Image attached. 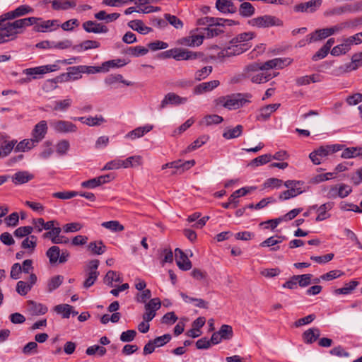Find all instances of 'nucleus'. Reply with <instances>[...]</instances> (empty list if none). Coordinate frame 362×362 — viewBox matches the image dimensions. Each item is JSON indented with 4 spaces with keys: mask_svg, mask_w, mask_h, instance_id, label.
Segmentation results:
<instances>
[{
    "mask_svg": "<svg viewBox=\"0 0 362 362\" xmlns=\"http://www.w3.org/2000/svg\"><path fill=\"white\" fill-rule=\"evenodd\" d=\"M262 64L252 63L246 66L243 71L245 77L248 78L252 83H262L269 81L276 76L279 73H269L268 69H263Z\"/></svg>",
    "mask_w": 362,
    "mask_h": 362,
    "instance_id": "nucleus-1",
    "label": "nucleus"
},
{
    "mask_svg": "<svg viewBox=\"0 0 362 362\" xmlns=\"http://www.w3.org/2000/svg\"><path fill=\"white\" fill-rule=\"evenodd\" d=\"M11 18H6L5 13L0 16V44L13 40L18 34L22 33L18 20L11 22Z\"/></svg>",
    "mask_w": 362,
    "mask_h": 362,
    "instance_id": "nucleus-2",
    "label": "nucleus"
},
{
    "mask_svg": "<svg viewBox=\"0 0 362 362\" xmlns=\"http://www.w3.org/2000/svg\"><path fill=\"white\" fill-rule=\"evenodd\" d=\"M167 58H173L177 61L194 60L203 56L202 53L193 52L182 48H173L164 52Z\"/></svg>",
    "mask_w": 362,
    "mask_h": 362,
    "instance_id": "nucleus-3",
    "label": "nucleus"
},
{
    "mask_svg": "<svg viewBox=\"0 0 362 362\" xmlns=\"http://www.w3.org/2000/svg\"><path fill=\"white\" fill-rule=\"evenodd\" d=\"M303 185L304 182L299 180H287L284 182V185L288 189L279 194V199L287 200L302 194L305 191L303 188Z\"/></svg>",
    "mask_w": 362,
    "mask_h": 362,
    "instance_id": "nucleus-4",
    "label": "nucleus"
},
{
    "mask_svg": "<svg viewBox=\"0 0 362 362\" xmlns=\"http://www.w3.org/2000/svg\"><path fill=\"white\" fill-rule=\"evenodd\" d=\"M248 23L251 26L258 28H267L269 27H278L283 25V21L281 19L271 15L257 16L250 20Z\"/></svg>",
    "mask_w": 362,
    "mask_h": 362,
    "instance_id": "nucleus-5",
    "label": "nucleus"
},
{
    "mask_svg": "<svg viewBox=\"0 0 362 362\" xmlns=\"http://www.w3.org/2000/svg\"><path fill=\"white\" fill-rule=\"evenodd\" d=\"M247 100L240 93L232 94L218 98V103L228 110H236L243 107Z\"/></svg>",
    "mask_w": 362,
    "mask_h": 362,
    "instance_id": "nucleus-6",
    "label": "nucleus"
},
{
    "mask_svg": "<svg viewBox=\"0 0 362 362\" xmlns=\"http://www.w3.org/2000/svg\"><path fill=\"white\" fill-rule=\"evenodd\" d=\"M46 255L51 264H64L69 260L70 252L67 250L61 251L58 246L54 245L47 250Z\"/></svg>",
    "mask_w": 362,
    "mask_h": 362,
    "instance_id": "nucleus-7",
    "label": "nucleus"
},
{
    "mask_svg": "<svg viewBox=\"0 0 362 362\" xmlns=\"http://www.w3.org/2000/svg\"><path fill=\"white\" fill-rule=\"evenodd\" d=\"M342 27L341 23L337 24L330 28H326L323 29L316 30L315 32L312 33L308 37H309L308 42L310 43L312 42H315L318 40H321L325 39L335 33H338L342 31Z\"/></svg>",
    "mask_w": 362,
    "mask_h": 362,
    "instance_id": "nucleus-8",
    "label": "nucleus"
},
{
    "mask_svg": "<svg viewBox=\"0 0 362 362\" xmlns=\"http://www.w3.org/2000/svg\"><path fill=\"white\" fill-rule=\"evenodd\" d=\"M250 47L248 43H243L239 45H228L218 52V57H230L232 56L239 55L244 52L247 51Z\"/></svg>",
    "mask_w": 362,
    "mask_h": 362,
    "instance_id": "nucleus-9",
    "label": "nucleus"
},
{
    "mask_svg": "<svg viewBox=\"0 0 362 362\" xmlns=\"http://www.w3.org/2000/svg\"><path fill=\"white\" fill-rule=\"evenodd\" d=\"M187 98L180 97V95L175 93H168L164 96L163 99L162 100L159 105V109H164L168 105L177 106L182 104H185V103H187Z\"/></svg>",
    "mask_w": 362,
    "mask_h": 362,
    "instance_id": "nucleus-10",
    "label": "nucleus"
},
{
    "mask_svg": "<svg viewBox=\"0 0 362 362\" xmlns=\"http://www.w3.org/2000/svg\"><path fill=\"white\" fill-rule=\"evenodd\" d=\"M351 191V187L345 184H341L339 185L332 186L329 189L327 196L329 199H336L337 197L344 198L347 197Z\"/></svg>",
    "mask_w": 362,
    "mask_h": 362,
    "instance_id": "nucleus-11",
    "label": "nucleus"
},
{
    "mask_svg": "<svg viewBox=\"0 0 362 362\" xmlns=\"http://www.w3.org/2000/svg\"><path fill=\"white\" fill-rule=\"evenodd\" d=\"M51 127L57 133L66 134L77 131V127L74 123L66 120H57L51 123Z\"/></svg>",
    "mask_w": 362,
    "mask_h": 362,
    "instance_id": "nucleus-12",
    "label": "nucleus"
},
{
    "mask_svg": "<svg viewBox=\"0 0 362 362\" xmlns=\"http://www.w3.org/2000/svg\"><path fill=\"white\" fill-rule=\"evenodd\" d=\"M48 130L47 123L45 120H41L37 124H36L32 130L31 136L33 141H35L36 144H39L41 141H42Z\"/></svg>",
    "mask_w": 362,
    "mask_h": 362,
    "instance_id": "nucleus-13",
    "label": "nucleus"
},
{
    "mask_svg": "<svg viewBox=\"0 0 362 362\" xmlns=\"http://www.w3.org/2000/svg\"><path fill=\"white\" fill-rule=\"evenodd\" d=\"M59 69V66L57 64H54L26 69L23 71V73L27 76L42 75L44 74L53 72Z\"/></svg>",
    "mask_w": 362,
    "mask_h": 362,
    "instance_id": "nucleus-14",
    "label": "nucleus"
},
{
    "mask_svg": "<svg viewBox=\"0 0 362 362\" xmlns=\"http://www.w3.org/2000/svg\"><path fill=\"white\" fill-rule=\"evenodd\" d=\"M204 36L199 34H192L189 36L182 37L177 40V43L187 47H197L203 43Z\"/></svg>",
    "mask_w": 362,
    "mask_h": 362,
    "instance_id": "nucleus-15",
    "label": "nucleus"
},
{
    "mask_svg": "<svg viewBox=\"0 0 362 362\" xmlns=\"http://www.w3.org/2000/svg\"><path fill=\"white\" fill-rule=\"evenodd\" d=\"M113 178H114V177L110 174L101 175V176L94 177L93 179H90V180H88L86 181H83L81 183V187L83 188L93 189V188L98 187L103 184L110 182Z\"/></svg>",
    "mask_w": 362,
    "mask_h": 362,
    "instance_id": "nucleus-16",
    "label": "nucleus"
},
{
    "mask_svg": "<svg viewBox=\"0 0 362 362\" xmlns=\"http://www.w3.org/2000/svg\"><path fill=\"white\" fill-rule=\"evenodd\" d=\"M82 27L86 32L89 33H107L109 30L105 25L93 21H87L84 22L82 24Z\"/></svg>",
    "mask_w": 362,
    "mask_h": 362,
    "instance_id": "nucleus-17",
    "label": "nucleus"
},
{
    "mask_svg": "<svg viewBox=\"0 0 362 362\" xmlns=\"http://www.w3.org/2000/svg\"><path fill=\"white\" fill-rule=\"evenodd\" d=\"M292 61V59L288 57L275 58L263 63L262 68L268 70L272 69H283L291 64Z\"/></svg>",
    "mask_w": 362,
    "mask_h": 362,
    "instance_id": "nucleus-18",
    "label": "nucleus"
},
{
    "mask_svg": "<svg viewBox=\"0 0 362 362\" xmlns=\"http://www.w3.org/2000/svg\"><path fill=\"white\" fill-rule=\"evenodd\" d=\"M322 4V0H310L308 2L300 3L294 6L296 12H315Z\"/></svg>",
    "mask_w": 362,
    "mask_h": 362,
    "instance_id": "nucleus-19",
    "label": "nucleus"
},
{
    "mask_svg": "<svg viewBox=\"0 0 362 362\" xmlns=\"http://www.w3.org/2000/svg\"><path fill=\"white\" fill-rule=\"evenodd\" d=\"M175 253L177 267L183 271L189 270L192 268V263L184 252L180 248H176Z\"/></svg>",
    "mask_w": 362,
    "mask_h": 362,
    "instance_id": "nucleus-20",
    "label": "nucleus"
},
{
    "mask_svg": "<svg viewBox=\"0 0 362 362\" xmlns=\"http://www.w3.org/2000/svg\"><path fill=\"white\" fill-rule=\"evenodd\" d=\"M57 20H47V21H41L37 22L36 26H34L33 30L35 32H47L55 30L59 27V24L58 23Z\"/></svg>",
    "mask_w": 362,
    "mask_h": 362,
    "instance_id": "nucleus-21",
    "label": "nucleus"
},
{
    "mask_svg": "<svg viewBox=\"0 0 362 362\" xmlns=\"http://www.w3.org/2000/svg\"><path fill=\"white\" fill-rule=\"evenodd\" d=\"M26 310L28 314L33 316L43 315L46 314L48 310L45 305L33 300H28L27 302Z\"/></svg>",
    "mask_w": 362,
    "mask_h": 362,
    "instance_id": "nucleus-22",
    "label": "nucleus"
},
{
    "mask_svg": "<svg viewBox=\"0 0 362 362\" xmlns=\"http://www.w3.org/2000/svg\"><path fill=\"white\" fill-rule=\"evenodd\" d=\"M45 3H50L52 8L55 11L68 10L76 6V0H45Z\"/></svg>",
    "mask_w": 362,
    "mask_h": 362,
    "instance_id": "nucleus-23",
    "label": "nucleus"
},
{
    "mask_svg": "<svg viewBox=\"0 0 362 362\" xmlns=\"http://www.w3.org/2000/svg\"><path fill=\"white\" fill-rule=\"evenodd\" d=\"M33 12V8L30 6L23 4L17 7L13 11H8L5 13V16L6 18H11L12 19H15L16 18L23 16L25 15L31 13Z\"/></svg>",
    "mask_w": 362,
    "mask_h": 362,
    "instance_id": "nucleus-24",
    "label": "nucleus"
},
{
    "mask_svg": "<svg viewBox=\"0 0 362 362\" xmlns=\"http://www.w3.org/2000/svg\"><path fill=\"white\" fill-rule=\"evenodd\" d=\"M344 145L343 144H332V145H327L325 146H321L319 148H317L316 152L319 155V156L322 158L327 156L329 154L334 153L335 152H337L339 151H341L344 148Z\"/></svg>",
    "mask_w": 362,
    "mask_h": 362,
    "instance_id": "nucleus-25",
    "label": "nucleus"
},
{
    "mask_svg": "<svg viewBox=\"0 0 362 362\" xmlns=\"http://www.w3.org/2000/svg\"><path fill=\"white\" fill-rule=\"evenodd\" d=\"M34 178V175L28 171H18L11 177L13 183L16 185L28 182Z\"/></svg>",
    "mask_w": 362,
    "mask_h": 362,
    "instance_id": "nucleus-26",
    "label": "nucleus"
},
{
    "mask_svg": "<svg viewBox=\"0 0 362 362\" xmlns=\"http://www.w3.org/2000/svg\"><path fill=\"white\" fill-rule=\"evenodd\" d=\"M161 306V301L158 298H154L149 300L145 305L146 313L144 317H155L156 310Z\"/></svg>",
    "mask_w": 362,
    "mask_h": 362,
    "instance_id": "nucleus-27",
    "label": "nucleus"
},
{
    "mask_svg": "<svg viewBox=\"0 0 362 362\" xmlns=\"http://www.w3.org/2000/svg\"><path fill=\"white\" fill-rule=\"evenodd\" d=\"M280 107L279 103L267 105L259 110V113L257 115V120L265 121L270 117L272 112H275Z\"/></svg>",
    "mask_w": 362,
    "mask_h": 362,
    "instance_id": "nucleus-28",
    "label": "nucleus"
},
{
    "mask_svg": "<svg viewBox=\"0 0 362 362\" xmlns=\"http://www.w3.org/2000/svg\"><path fill=\"white\" fill-rule=\"evenodd\" d=\"M220 84L219 81L213 80L209 82H204L197 85L194 89V93L195 94H202L204 93L209 92L218 86Z\"/></svg>",
    "mask_w": 362,
    "mask_h": 362,
    "instance_id": "nucleus-29",
    "label": "nucleus"
},
{
    "mask_svg": "<svg viewBox=\"0 0 362 362\" xmlns=\"http://www.w3.org/2000/svg\"><path fill=\"white\" fill-rule=\"evenodd\" d=\"M216 7L219 11L225 13H234L237 11V8L233 3L229 0H217Z\"/></svg>",
    "mask_w": 362,
    "mask_h": 362,
    "instance_id": "nucleus-30",
    "label": "nucleus"
},
{
    "mask_svg": "<svg viewBox=\"0 0 362 362\" xmlns=\"http://www.w3.org/2000/svg\"><path fill=\"white\" fill-rule=\"evenodd\" d=\"M74 119L78 120L89 127L100 126L106 122L105 119L102 115L95 116V117H77V118L75 117Z\"/></svg>",
    "mask_w": 362,
    "mask_h": 362,
    "instance_id": "nucleus-31",
    "label": "nucleus"
},
{
    "mask_svg": "<svg viewBox=\"0 0 362 362\" xmlns=\"http://www.w3.org/2000/svg\"><path fill=\"white\" fill-rule=\"evenodd\" d=\"M153 128V126L151 124H146L144 127H139L129 132L128 134H126L125 137L129 138L132 140L137 138H140L142 137L144 134L151 131Z\"/></svg>",
    "mask_w": 362,
    "mask_h": 362,
    "instance_id": "nucleus-32",
    "label": "nucleus"
},
{
    "mask_svg": "<svg viewBox=\"0 0 362 362\" xmlns=\"http://www.w3.org/2000/svg\"><path fill=\"white\" fill-rule=\"evenodd\" d=\"M37 144L33 139H25L20 142L17 141L14 151L16 152H26L35 148Z\"/></svg>",
    "mask_w": 362,
    "mask_h": 362,
    "instance_id": "nucleus-33",
    "label": "nucleus"
},
{
    "mask_svg": "<svg viewBox=\"0 0 362 362\" xmlns=\"http://www.w3.org/2000/svg\"><path fill=\"white\" fill-rule=\"evenodd\" d=\"M296 279L298 281V284L300 287H306L309 286L310 284H319L320 282V279L314 278L311 274H305L301 275H296Z\"/></svg>",
    "mask_w": 362,
    "mask_h": 362,
    "instance_id": "nucleus-34",
    "label": "nucleus"
},
{
    "mask_svg": "<svg viewBox=\"0 0 362 362\" xmlns=\"http://www.w3.org/2000/svg\"><path fill=\"white\" fill-rule=\"evenodd\" d=\"M54 310L57 314L62 315L63 317H69L71 314H72L73 316L78 315V312L74 310L73 306L69 304H60L56 305L54 308Z\"/></svg>",
    "mask_w": 362,
    "mask_h": 362,
    "instance_id": "nucleus-35",
    "label": "nucleus"
},
{
    "mask_svg": "<svg viewBox=\"0 0 362 362\" xmlns=\"http://www.w3.org/2000/svg\"><path fill=\"white\" fill-rule=\"evenodd\" d=\"M334 204L332 202H327L317 208L318 215L316 217V221H322L328 218L330 215L328 211L333 208Z\"/></svg>",
    "mask_w": 362,
    "mask_h": 362,
    "instance_id": "nucleus-36",
    "label": "nucleus"
},
{
    "mask_svg": "<svg viewBox=\"0 0 362 362\" xmlns=\"http://www.w3.org/2000/svg\"><path fill=\"white\" fill-rule=\"evenodd\" d=\"M128 26L132 30L145 35L152 31L151 28L146 26L141 20H133L128 23Z\"/></svg>",
    "mask_w": 362,
    "mask_h": 362,
    "instance_id": "nucleus-37",
    "label": "nucleus"
},
{
    "mask_svg": "<svg viewBox=\"0 0 362 362\" xmlns=\"http://www.w3.org/2000/svg\"><path fill=\"white\" fill-rule=\"evenodd\" d=\"M17 140L13 139L11 141L4 140L0 144V152L1 158L8 156L13 149L15 148Z\"/></svg>",
    "mask_w": 362,
    "mask_h": 362,
    "instance_id": "nucleus-38",
    "label": "nucleus"
},
{
    "mask_svg": "<svg viewBox=\"0 0 362 362\" xmlns=\"http://www.w3.org/2000/svg\"><path fill=\"white\" fill-rule=\"evenodd\" d=\"M320 330L317 328H310L304 332L303 339L307 344H312L320 337Z\"/></svg>",
    "mask_w": 362,
    "mask_h": 362,
    "instance_id": "nucleus-39",
    "label": "nucleus"
},
{
    "mask_svg": "<svg viewBox=\"0 0 362 362\" xmlns=\"http://www.w3.org/2000/svg\"><path fill=\"white\" fill-rule=\"evenodd\" d=\"M175 163H178L176 164V167H175V169H176V172H173V173H179L181 174L184 173L185 171L190 169L192 167H193L195 165V160H189L187 161H182V160H175Z\"/></svg>",
    "mask_w": 362,
    "mask_h": 362,
    "instance_id": "nucleus-40",
    "label": "nucleus"
},
{
    "mask_svg": "<svg viewBox=\"0 0 362 362\" xmlns=\"http://www.w3.org/2000/svg\"><path fill=\"white\" fill-rule=\"evenodd\" d=\"M122 278L120 277V274L117 272L112 270H110L109 272H107L104 278V283L110 287L114 286V281L120 283L122 282Z\"/></svg>",
    "mask_w": 362,
    "mask_h": 362,
    "instance_id": "nucleus-41",
    "label": "nucleus"
},
{
    "mask_svg": "<svg viewBox=\"0 0 362 362\" xmlns=\"http://www.w3.org/2000/svg\"><path fill=\"white\" fill-rule=\"evenodd\" d=\"M351 49L350 45L346 42V40L345 39L344 42L332 48L331 50V54L337 57L341 54H345L347 52H349Z\"/></svg>",
    "mask_w": 362,
    "mask_h": 362,
    "instance_id": "nucleus-42",
    "label": "nucleus"
},
{
    "mask_svg": "<svg viewBox=\"0 0 362 362\" xmlns=\"http://www.w3.org/2000/svg\"><path fill=\"white\" fill-rule=\"evenodd\" d=\"M142 164V158L141 156H133L122 160V168H128L139 166Z\"/></svg>",
    "mask_w": 362,
    "mask_h": 362,
    "instance_id": "nucleus-43",
    "label": "nucleus"
},
{
    "mask_svg": "<svg viewBox=\"0 0 362 362\" xmlns=\"http://www.w3.org/2000/svg\"><path fill=\"white\" fill-rule=\"evenodd\" d=\"M88 249L94 255H102L105 252L106 246L102 241L90 242L88 245Z\"/></svg>",
    "mask_w": 362,
    "mask_h": 362,
    "instance_id": "nucleus-44",
    "label": "nucleus"
},
{
    "mask_svg": "<svg viewBox=\"0 0 362 362\" xmlns=\"http://www.w3.org/2000/svg\"><path fill=\"white\" fill-rule=\"evenodd\" d=\"M72 104V100L70 98H66L61 100H56L54 103L53 111L64 112L68 110Z\"/></svg>",
    "mask_w": 362,
    "mask_h": 362,
    "instance_id": "nucleus-45",
    "label": "nucleus"
},
{
    "mask_svg": "<svg viewBox=\"0 0 362 362\" xmlns=\"http://www.w3.org/2000/svg\"><path fill=\"white\" fill-rule=\"evenodd\" d=\"M255 9L254 6L249 2H243L239 8L240 15L243 17H250L255 13Z\"/></svg>",
    "mask_w": 362,
    "mask_h": 362,
    "instance_id": "nucleus-46",
    "label": "nucleus"
},
{
    "mask_svg": "<svg viewBox=\"0 0 362 362\" xmlns=\"http://www.w3.org/2000/svg\"><path fill=\"white\" fill-rule=\"evenodd\" d=\"M41 21V18H36V17H28L25 18L18 19V24L20 29L21 30V33L23 32L24 29L26 27L34 25L36 26V24H37V22Z\"/></svg>",
    "mask_w": 362,
    "mask_h": 362,
    "instance_id": "nucleus-47",
    "label": "nucleus"
},
{
    "mask_svg": "<svg viewBox=\"0 0 362 362\" xmlns=\"http://www.w3.org/2000/svg\"><path fill=\"white\" fill-rule=\"evenodd\" d=\"M243 127L240 124L237 125L233 129L224 132L223 136L226 139H235L240 136L243 132Z\"/></svg>",
    "mask_w": 362,
    "mask_h": 362,
    "instance_id": "nucleus-48",
    "label": "nucleus"
},
{
    "mask_svg": "<svg viewBox=\"0 0 362 362\" xmlns=\"http://www.w3.org/2000/svg\"><path fill=\"white\" fill-rule=\"evenodd\" d=\"M117 82L122 83L127 86L131 85V82L124 80L121 74L110 75L105 80V83L108 86H112Z\"/></svg>",
    "mask_w": 362,
    "mask_h": 362,
    "instance_id": "nucleus-49",
    "label": "nucleus"
},
{
    "mask_svg": "<svg viewBox=\"0 0 362 362\" xmlns=\"http://www.w3.org/2000/svg\"><path fill=\"white\" fill-rule=\"evenodd\" d=\"M223 33V30L213 26L207 27L203 29V32H201L202 36L206 38L214 37Z\"/></svg>",
    "mask_w": 362,
    "mask_h": 362,
    "instance_id": "nucleus-50",
    "label": "nucleus"
},
{
    "mask_svg": "<svg viewBox=\"0 0 362 362\" xmlns=\"http://www.w3.org/2000/svg\"><path fill=\"white\" fill-rule=\"evenodd\" d=\"M358 285V281L355 280L351 281L349 284H346L345 286L335 290V293L337 294H349Z\"/></svg>",
    "mask_w": 362,
    "mask_h": 362,
    "instance_id": "nucleus-51",
    "label": "nucleus"
},
{
    "mask_svg": "<svg viewBox=\"0 0 362 362\" xmlns=\"http://www.w3.org/2000/svg\"><path fill=\"white\" fill-rule=\"evenodd\" d=\"M37 245V237L35 235H30L24 239L21 243V247L23 249H30L33 252Z\"/></svg>",
    "mask_w": 362,
    "mask_h": 362,
    "instance_id": "nucleus-52",
    "label": "nucleus"
},
{
    "mask_svg": "<svg viewBox=\"0 0 362 362\" xmlns=\"http://www.w3.org/2000/svg\"><path fill=\"white\" fill-rule=\"evenodd\" d=\"M126 63L122 59L110 60L102 64L104 72L108 71L110 68L122 67Z\"/></svg>",
    "mask_w": 362,
    "mask_h": 362,
    "instance_id": "nucleus-53",
    "label": "nucleus"
},
{
    "mask_svg": "<svg viewBox=\"0 0 362 362\" xmlns=\"http://www.w3.org/2000/svg\"><path fill=\"white\" fill-rule=\"evenodd\" d=\"M106 349L99 345H93L87 348L86 354L89 356L98 354L103 356L106 354Z\"/></svg>",
    "mask_w": 362,
    "mask_h": 362,
    "instance_id": "nucleus-54",
    "label": "nucleus"
},
{
    "mask_svg": "<svg viewBox=\"0 0 362 362\" xmlns=\"http://www.w3.org/2000/svg\"><path fill=\"white\" fill-rule=\"evenodd\" d=\"M101 226L107 229H109L112 231H122L124 230V226L119 223L117 221H110L103 222Z\"/></svg>",
    "mask_w": 362,
    "mask_h": 362,
    "instance_id": "nucleus-55",
    "label": "nucleus"
},
{
    "mask_svg": "<svg viewBox=\"0 0 362 362\" xmlns=\"http://www.w3.org/2000/svg\"><path fill=\"white\" fill-rule=\"evenodd\" d=\"M362 65V52L353 55L351 62L346 65L349 70H356Z\"/></svg>",
    "mask_w": 362,
    "mask_h": 362,
    "instance_id": "nucleus-56",
    "label": "nucleus"
},
{
    "mask_svg": "<svg viewBox=\"0 0 362 362\" xmlns=\"http://www.w3.org/2000/svg\"><path fill=\"white\" fill-rule=\"evenodd\" d=\"M209 138L206 136H202L194 141L189 146H188L186 152H190L197 149L204 145L207 141Z\"/></svg>",
    "mask_w": 362,
    "mask_h": 362,
    "instance_id": "nucleus-57",
    "label": "nucleus"
},
{
    "mask_svg": "<svg viewBox=\"0 0 362 362\" xmlns=\"http://www.w3.org/2000/svg\"><path fill=\"white\" fill-rule=\"evenodd\" d=\"M70 148L69 141L63 139L59 141L56 145V152L59 156H64L66 154L67 151Z\"/></svg>",
    "mask_w": 362,
    "mask_h": 362,
    "instance_id": "nucleus-58",
    "label": "nucleus"
},
{
    "mask_svg": "<svg viewBox=\"0 0 362 362\" xmlns=\"http://www.w3.org/2000/svg\"><path fill=\"white\" fill-rule=\"evenodd\" d=\"M198 25H208V27L214 25H220L218 18H214L211 17H204L199 18L197 21Z\"/></svg>",
    "mask_w": 362,
    "mask_h": 362,
    "instance_id": "nucleus-59",
    "label": "nucleus"
},
{
    "mask_svg": "<svg viewBox=\"0 0 362 362\" xmlns=\"http://www.w3.org/2000/svg\"><path fill=\"white\" fill-rule=\"evenodd\" d=\"M100 47V43L96 40H87L82 42L77 47H80L83 50H88L90 49H97ZM76 48V47H75Z\"/></svg>",
    "mask_w": 362,
    "mask_h": 362,
    "instance_id": "nucleus-60",
    "label": "nucleus"
},
{
    "mask_svg": "<svg viewBox=\"0 0 362 362\" xmlns=\"http://www.w3.org/2000/svg\"><path fill=\"white\" fill-rule=\"evenodd\" d=\"M34 228L32 226H21L16 229L13 234L16 237L22 238L32 233Z\"/></svg>",
    "mask_w": 362,
    "mask_h": 362,
    "instance_id": "nucleus-61",
    "label": "nucleus"
},
{
    "mask_svg": "<svg viewBox=\"0 0 362 362\" xmlns=\"http://www.w3.org/2000/svg\"><path fill=\"white\" fill-rule=\"evenodd\" d=\"M223 117L217 115H206L203 119L202 122L206 125L209 126L211 124H220L223 121Z\"/></svg>",
    "mask_w": 362,
    "mask_h": 362,
    "instance_id": "nucleus-62",
    "label": "nucleus"
},
{
    "mask_svg": "<svg viewBox=\"0 0 362 362\" xmlns=\"http://www.w3.org/2000/svg\"><path fill=\"white\" fill-rule=\"evenodd\" d=\"M64 277L60 275L52 277L48 282V290L52 291L57 288L63 282Z\"/></svg>",
    "mask_w": 362,
    "mask_h": 362,
    "instance_id": "nucleus-63",
    "label": "nucleus"
},
{
    "mask_svg": "<svg viewBox=\"0 0 362 362\" xmlns=\"http://www.w3.org/2000/svg\"><path fill=\"white\" fill-rule=\"evenodd\" d=\"M212 66H207L205 67H203L200 70H198L195 73V79L197 81H201L204 78H206L212 71Z\"/></svg>",
    "mask_w": 362,
    "mask_h": 362,
    "instance_id": "nucleus-64",
    "label": "nucleus"
}]
</instances>
